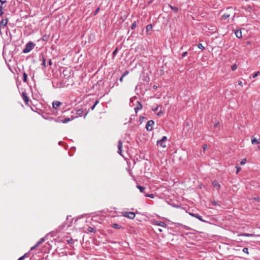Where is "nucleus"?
Returning a JSON list of instances; mask_svg holds the SVG:
<instances>
[{
	"label": "nucleus",
	"mask_w": 260,
	"mask_h": 260,
	"mask_svg": "<svg viewBox=\"0 0 260 260\" xmlns=\"http://www.w3.org/2000/svg\"><path fill=\"white\" fill-rule=\"evenodd\" d=\"M61 105L62 103L58 101H53L52 103L53 108L56 110Z\"/></svg>",
	"instance_id": "6"
},
{
	"label": "nucleus",
	"mask_w": 260,
	"mask_h": 260,
	"mask_svg": "<svg viewBox=\"0 0 260 260\" xmlns=\"http://www.w3.org/2000/svg\"><path fill=\"white\" fill-rule=\"evenodd\" d=\"M74 242V241H73V239L71 238L69 240H67V243L69 244H73Z\"/></svg>",
	"instance_id": "33"
},
{
	"label": "nucleus",
	"mask_w": 260,
	"mask_h": 260,
	"mask_svg": "<svg viewBox=\"0 0 260 260\" xmlns=\"http://www.w3.org/2000/svg\"><path fill=\"white\" fill-rule=\"evenodd\" d=\"M124 77L123 76H121V78H120L119 79V81L122 82L123 81V79Z\"/></svg>",
	"instance_id": "50"
},
{
	"label": "nucleus",
	"mask_w": 260,
	"mask_h": 260,
	"mask_svg": "<svg viewBox=\"0 0 260 260\" xmlns=\"http://www.w3.org/2000/svg\"><path fill=\"white\" fill-rule=\"evenodd\" d=\"M99 103V100H96L94 105H95L96 106V105L98 104Z\"/></svg>",
	"instance_id": "51"
},
{
	"label": "nucleus",
	"mask_w": 260,
	"mask_h": 260,
	"mask_svg": "<svg viewBox=\"0 0 260 260\" xmlns=\"http://www.w3.org/2000/svg\"><path fill=\"white\" fill-rule=\"evenodd\" d=\"M238 84L241 86H243V83L241 81H238Z\"/></svg>",
	"instance_id": "47"
},
{
	"label": "nucleus",
	"mask_w": 260,
	"mask_h": 260,
	"mask_svg": "<svg viewBox=\"0 0 260 260\" xmlns=\"http://www.w3.org/2000/svg\"><path fill=\"white\" fill-rule=\"evenodd\" d=\"M26 254H24L23 256L20 257L18 260H23L25 256H26Z\"/></svg>",
	"instance_id": "46"
},
{
	"label": "nucleus",
	"mask_w": 260,
	"mask_h": 260,
	"mask_svg": "<svg viewBox=\"0 0 260 260\" xmlns=\"http://www.w3.org/2000/svg\"><path fill=\"white\" fill-rule=\"evenodd\" d=\"M246 162V159L244 158L240 162L241 165H244Z\"/></svg>",
	"instance_id": "39"
},
{
	"label": "nucleus",
	"mask_w": 260,
	"mask_h": 260,
	"mask_svg": "<svg viewBox=\"0 0 260 260\" xmlns=\"http://www.w3.org/2000/svg\"><path fill=\"white\" fill-rule=\"evenodd\" d=\"M251 143L253 145L258 144L260 143V141H259L258 140H256L255 138H253V139H251Z\"/></svg>",
	"instance_id": "18"
},
{
	"label": "nucleus",
	"mask_w": 260,
	"mask_h": 260,
	"mask_svg": "<svg viewBox=\"0 0 260 260\" xmlns=\"http://www.w3.org/2000/svg\"><path fill=\"white\" fill-rule=\"evenodd\" d=\"M128 74V71H125L123 74H122V76L123 77H125V76H126L127 74Z\"/></svg>",
	"instance_id": "41"
},
{
	"label": "nucleus",
	"mask_w": 260,
	"mask_h": 260,
	"mask_svg": "<svg viewBox=\"0 0 260 260\" xmlns=\"http://www.w3.org/2000/svg\"><path fill=\"white\" fill-rule=\"evenodd\" d=\"M48 64L50 65V66H51L52 65V61H51V59H49V61H48Z\"/></svg>",
	"instance_id": "52"
},
{
	"label": "nucleus",
	"mask_w": 260,
	"mask_h": 260,
	"mask_svg": "<svg viewBox=\"0 0 260 260\" xmlns=\"http://www.w3.org/2000/svg\"><path fill=\"white\" fill-rule=\"evenodd\" d=\"M122 214L123 216L131 219H134L135 217V214L133 212H123Z\"/></svg>",
	"instance_id": "2"
},
{
	"label": "nucleus",
	"mask_w": 260,
	"mask_h": 260,
	"mask_svg": "<svg viewBox=\"0 0 260 260\" xmlns=\"http://www.w3.org/2000/svg\"><path fill=\"white\" fill-rule=\"evenodd\" d=\"M242 235L245 236V237H252V236H253V235L251 234L245 233V234H242Z\"/></svg>",
	"instance_id": "29"
},
{
	"label": "nucleus",
	"mask_w": 260,
	"mask_h": 260,
	"mask_svg": "<svg viewBox=\"0 0 260 260\" xmlns=\"http://www.w3.org/2000/svg\"><path fill=\"white\" fill-rule=\"evenodd\" d=\"M117 51H118V48H116L115 49V50L113 51V55L114 56H116V54H117Z\"/></svg>",
	"instance_id": "38"
},
{
	"label": "nucleus",
	"mask_w": 260,
	"mask_h": 260,
	"mask_svg": "<svg viewBox=\"0 0 260 260\" xmlns=\"http://www.w3.org/2000/svg\"><path fill=\"white\" fill-rule=\"evenodd\" d=\"M258 148L259 149H260V146H258Z\"/></svg>",
	"instance_id": "56"
},
{
	"label": "nucleus",
	"mask_w": 260,
	"mask_h": 260,
	"mask_svg": "<svg viewBox=\"0 0 260 260\" xmlns=\"http://www.w3.org/2000/svg\"><path fill=\"white\" fill-rule=\"evenodd\" d=\"M84 111L82 109H79L77 110L76 111V114L79 116H82Z\"/></svg>",
	"instance_id": "17"
},
{
	"label": "nucleus",
	"mask_w": 260,
	"mask_h": 260,
	"mask_svg": "<svg viewBox=\"0 0 260 260\" xmlns=\"http://www.w3.org/2000/svg\"><path fill=\"white\" fill-rule=\"evenodd\" d=\"M100 10V8H98L95 10V11H94L93 15H96L99 13V12Z\"/></svg>",
	"instance_id": "37"
},
{
	"label": "nucleus",
	"mask_w": 260,
	"mask_h": 260,
	"mask_svg": "<svg viewBox=\"0 0 260 260\" xmlns=\"http://www.w3.org/2000/svg\"><path fill=\"white\" fill-rule=\"evenodd\" d=\"M189 214L192 216V217H196L197 218V219H198L199 220H200V221H203V222H205V220H204L202 216H200L199 214H195V213H189Z\"/></svg>",
	"instance_id": "8"
},
{
	"label": "nucleus",
	"mask_w": 260,
	"mask_h": 260,
	"mask_svg": "<svg viewBox=\"0 0 260 260\" xmlns=\"http://www.w3.org/2000/svg\"><path fill=\"white\" fill-rule=\"evenodd\" d=\"M112 227L116 229H120L122 226L117 223H114L112 224Z\"/></svg>",
	"instance_id": "19"
},
{
	"label": "nucleus",
	"mask_w": 260,
	"mask_h": 260,
	"mask_svg": "<svg viewBox=\"0 0 260 260\" xmlns=\"http://www.w3.org/2000/svg\"><path fill=\"white\" fill-rule=\"evenodd\" d=\"M74 119V117H73L72 116H71V118H64V119H63L61 121V122L64 123H66L68 122L69 121L73 120Z\"/></svg>",
	"instance_id": "14"
},
{
	"label": "nucleus",
	"mask_w": 260,
	"mask_h": 260,
	"mask_svg": "<svg viewBox=\"0 0 260 260\" xmlns=\"http://www.w3.org/2000/svg\"><path fill=\"white\" fill-rule=\"evenodd\" d=\"M3 9L4 7L2 5H0V16H1L4 14Z\"/></svg>",
	"instance_id": "25"
},
{
	"label": "nucleus",
	"mask_w": 260,
	"mask_h": 260,
	"mask_svg": "<svg viewBox=\"0 0 260 260\" xmlns=\"http://www.w3.org/2000/svg\"><path fill=\"white\" fill-rule=\"evenodd\" d=\"M88 231L90 232H95V230L94 229V228L90 227V226L88 227Z\"/></svg>",
	"instance_id": "32"
},
{
	"label": "nucleus",
	"mask_w": 260,
	"mask_h": 260,
	"mask_svg": "<svg viewBox=\"0 0 260 260\" xmlns=\"http://www.w3.org/2000/svg\"><path fill=\"white\" fill-rule=\"evenodd\" d=\"M230 16V14H227V13H225V14L222 15V19L226 20V19L229 18Z\"/></svg>",
	"instance_id": "20"
},
{
	"label": "nucleus",
	"mask_w": 260,
	"mask_h": 260,
	"mask_svg": "<svg viewBox=\"0 0 260 260\" xmlns=\"http://www.w3.org/2000/svg\"><path fill=\"white\" fill-rule=\"evenodd\" d=\"M27 75L25 73H24L23 74V81L24 82H26L27 81Z\"/></svg>",
	"instance_id": "23"
},
{
	"label": "nucleus",
	"mask_w": 260,
	"mask_h": 260,
	"mask_svg": "<svg viewBox=\"0 0 260 260\" xmlns=\"http://www.w3.org/2000/svg\"><path fill=\"white\" fill-rule=\"evenodd\" d=\"M137 187L140 190V191L141 192L145 193V187L140 186L139 185H137Z\"/></svg>",
	"instance_id": "16"
},
{
	"label": "nucleus",
	"mask_w": 260,
	"mask_h": 260,
	"mask_svg": "<svg viewBox=\"0 0 260 260\" xmlns=\"http://www.w3.org/2000/svg\"><path fill=\"white\" fill-rule=\"evenodd\" d=\"M136 26H137V22H136V21H134L133 22V23L132 24V25H131V29H135L136 28Z\"/></svg>",
	"instance_id": "24"
},
{
	"label": "nucleus",
	"mask_w": 260,
	"mask_h": 260,
	"mask_svg": "<svg viewBox=\"0 0 260 260\" xmlns=\"http://www.w3.org/2000/svg\"><path fill=\"white\" fill-rule=\"evenodd\" d=\"M96 106L95 105H93L90 108L91 109V110H93L94 108H95V107Z\"/></svg>",
	"instance_id": "53"
},
{
	"label": "nucleus",
	"mask_w": 260,
	"mask_h": 260,
	"mask_svg": "<svg viewBox=\"0 0 260 260\" xmlns=\"http://www.w3.org/2000/svg\"><path fill=\"white\" fill-rule=\"evenodd\" d=\"M154 88H156V86H154Z\"/></svg>",
	"instance_id": "57"
},
{
	"label": "nucleus",
	"mask_w": 260,
	"mask_h": 260,
	"mask_svg": "<svg viewBox=\"0 0 260 260\" xmlns=\"http://www.w3.org/2000/svg\"><path fill=\"white\" fill-rule=\"evenodd\" d=\"M163 112L162 110H160L159 112L157 113V116H160L161 114H162Z\"/></svg>",
	"instance_id": "44"
},
{
	"label": "nucleus",
	"mask_w": 260,
	"mask_h": 260,
	"mask_svg": "<svg viewBox=\"0 0 260 260\" xmlns=\"http://www.w3.org/2000/svg\"><path fill=\"white\" fill-rule=\"evenodd\" d=\"M167 140V137L166 136H164L161 140L157 141V144H159L162 148H165L166 147L165 143Z\"/></svg>",
	"instance_id": "3"
},
{
	"label": "nucleus",
	"mask_w": 260,
	"mask_h": 260,
	"mask_svg": "<svg viewBox=\"0 0 260 260\" xmlns=\"http://www.w3.org/2000/svg\"><path fill=\"white\" fill-rule=\"evenodd\" d=\"M154 122L152 120H149L146 125V128L147 131H151L153 129V126Z\"/></svg>",
	"instance_id": "4"
},
{
	"label": "nucleus",
	"mask_w": 260,
	"mask_h": 260,
	"mask_svg": "<svg viewBox=\"0 0 260 260\" xmlns=\"http://www.w3.org/2000/svg\"><path fill=\"white\" fill-rule=\"evenodd\" d=\"M22 98L23 100H24L25 104L26 105H28L29 98L25 92H23L22 93Z\"/></svg>",
	"instance_id": "5"
},
{
	"label": "nucleus",
	"mask_w": 260,
	"mask_h": 260,
	"mask_svg": "<svg viewBox=\"0 0 260 260\" xmlns=\"http://www.w3.org/2000/svg\"><path fill=\"white\" fill-rule=\"evenodd\" d=\"M254 200H255V201H259V198H254Z\"/></svg>",
	"instance_id": "54"
},
{
	"label": "nucleus",
	"mask_w": 260,
	"mask_h": 260,
	"mask_svg": "<svg viewBox=\"0 0 260 260\" xmlns=\"http://www.w3.org/2000/svg\"><path fill=\"white\" fill-rule=\"evenodd\" d=\"M159 231L160 232H161V229H159Z\"/></svg>",
	"instance_id": "58"
},
{
	"label": "nucleus",
	"mask_w": 260,
	"mask_h": 260,
	"mask_svg": "<svg viewBox=\"0 0 260 260\" xmlns=\"http://www.w3.org/2000/svg\"><path fill=\"white\" fill-rule=\"evenodd\" d=\"M45 241V238H41L39 241H38L36 244L32 247L31 248V250H32L33 249H34L35 248H36V247H38L41 244H42L44 241Z\"/></svg>",
	"instance_id": "10"
},
{
	"label": "nucleus",
	"mask_w": 260,
	"mask_h": 260,
	"mask_svg": "<svg viewBox=\"0 0 260 260\" xmlns=\"http://www.w3.org/2000/svg\"><path fill=\"white\" fill-rule=\"evenodd\" d=\"M41 64L44 67H46V60H45V59L44 58V57H43V62Z\"/></svg>",
	"instance_id": "31"
},
{
	"label": "nucleus",
	"mask_w": 260,
	"mask_h": 260,
	"mask_svg": "<svg viewBox=\"0 0 260 260\" xmlns=\"http://www.w3.org/2000/svg\"><path fill=\"white\" fill-rule=\"evenodd\" d=\"M235 33L237 38H242V31L241 30H239V29L235 31Z\"/></svg>",
	"instance_id": "15"
},
{
	"label": "nucleus",
	"mask_w": 260,
	"mask_h": 260,
	"mask_svg": "<svg viewBox=\"0 0 260 260\" xmlns=\"http://www.w3.org/2000/svg\"><path fill=\"white\" fill-rule=\"evenodd\" d=\"M237 69V66L236 64H234L233 66H232L231 67V69L232 71H235L236 69Z\"/></svg>",
	"instance_id": "26"
},
{
	"label": "nucleus",
	"mask_w": 260,
	"mask_h": 260,
	"mask_svg": "<svg viewBox=\"0 0 260 260\" xmlns=\"http://www.w3.org/2000/svg\"><path fill=\"white\" fill-rule=\"evenodd\" d=\"M243 251L244 252V253H246L247 254H248L249 252H248V249L246 247H245L243 249Z\"/></svg>",
	"instance_id": "35"
},
{
	"label": "nucleus",
	"mask_w": 260,
	"mask_h": 260,
	"mask_svg": "<svg viewBox=\"0 0 260 260\" xmlns=\"http://www.w3.org/2000/svg\"><path fill=\"white\" fill-rule=\"evenodd\" d=\"M207 145L206 144H204L203 146V149L204 151H205L206 149H207Z\"/></svg>",
	"instance_id": "43"
},
{
	"label": "nucleus",
	"mask_w": 260,
	"mask_h": 260,
	"mask_svg": "<svg viewBox=\"0 0 260 260\" xmlns=\"http://www.w3.org/2000/svg\"><path fill=\"white\" fill-rule=\"evenodd\" d=\"M8 22V18H5V19H2L1 21H0V28H2V27H5L7 23Z\"/></svg>",
	"instance_id": "7"
},
{
	"label": "nucleus",
	"mask_w": 260,
	"mask_h": 260,
	"mask_svg": "<svg viewBox=\"0 0 260 260\" xmlns=\"http://www.w3.org/2000/svg\"><path fill=\"white\" fill-rule=\"evenodd\" d=\"M152 29V26L151 24L147 25L146 26V31L148 32L149 31L151 30Z\"/></svg>",
	"instance_id": "22"
},
{
	"label": "nucleus",
	"mask_w": 260,
	"mask_h": 260,
	"mask_svg": "<svg viewBox=\"0 0 260 260\" xmlns=\"http://www.w3.org/2000/svg\"><path fill=\"white\" fill-rule=\"evenodd\" d=\"M187 54V51H185V52H184L182 54V57H184L185 56H186Z\"/></svg>",
	"instance_id": "42"
},
{
	"label": "nucleus",
	"mask_w": 260,
	"mask_h": 260,
	"mask_svg": "<svg viewBox=\"0 0 260 260\" xmlns=\"http://www.w3.org/2000/svg\"><path fill=\"white\" fill-rule=\"evenodd\" d=\"M155 224L164 228L167 226L166 223L161 221H156Z\"/></svg>",
	"instance_id": "13"
},
{
	"label": "nucleus",
	"mask_w": 260,
	"mask_h": 260,
	"mask_svg": "<svg viewBox=\"0 0 260 260\" xmlns=\"http://www.w3.org/2000/svg\"><path fill=\"white\" fill-rule=\"evenodd\" d=\"M6 3V0H0V5L3 6V5Z\"/></svg>",
	"instance_id": "36"
},
{
	"label": "nucleus",
	"mask_w": 260,
	"mask_h": 260,
	"mask_svg": "<svg viewBox=\"0 0 260 260\" xmlns=\"http://www.w3.org/2000/svg\"><path fill=\"white\" fill-rule=\"evenodd\" d=\"M198 47L202 50H204L205 49L204 47L201 43H199L198 44Z\"/></svg>",
	"instance_id": "28"
},
{
	"label": "nucleus",
	"mask_w": 260,
	"mask_h": 260,
	"mask_svg": "<svg viewBox=\"0 0 260 260\" xmlns=\"http://www.w3.org/2000/svg\"><path fill=\"white\" fill-rule=\"evenodd\" d=\"M62 120H61L59 118L55 119V121L57 122H61Z\"/></svg>",
	"instance_id": "45"
},
{
	"label": "nucleus",
	"mask_w": 260,
	"mask_h": 260,
	"mask_svg": "<svg viewBox=\"0 0 260 260\" xmlns=\"http://www.w3.org/2000/svg\"><path fill=\"white\" fill-rule=\"evenodd\" d=\"M259 75H260V72L259 71H257V72H255L254 74H253L252 77L253 78H255L256 77H257Z\"/></svg>",
	"instance_id": "27"
},
{
	"label": "nucleus",
	"mask_w": 260,
	"mask_h": 260,
	"mask_svg": "<svg viewBox=\"0 0 260 260\" xmlns=\"http://www.w3.org/2000/svg\"><path fill=\"white\" fill-rule=\"evenodd\" d=\"M169 7H170V8L173 10L174 11L175 13H177L178 11V8L176 7H173V6H172L171 5H169Z\"/></svg>",
	"instance_id": "21"
},
{
	"label": "nucleus",
	"mask_w": 260,
	"mask_h": 260,
	"mask_svg": "<svg viewBox=\"0 0 260 260\" xmlns=\"http://www.w3.org/2000/svg\"><path fill=\"white\" fill-rule=\"evenodd\" d=\"M137 106L134 109L136 113H137L138 110H140V109H141L142 108V104L139 101H137Z\"/></svg>",
	"instance_id": "12"
},
{
	"label": "nucleus",
	"mask_w": 260,
	"mask_h": 260,
	"mask_svg": "<svg viewBox=\"0 0 260 260\" xmlns=\"http://www.w3.org/2000/svg\"><path fill=\"white\" fill-rule=\"evenodd\" d=\"M158 108V106H157L155 108L153 109V111H154V112L156 111L157 110Z\"/></svg>",
	"instance_id": "49"
},
{
	"label": "nucleus",
	"mask_w": 260,
	"mask_h": 260,
	"mask_svg": "<svg viewBox=\"0 0 260 260\" xmlns=\"http://www.w3.org/2000/svg\"><path fill=\"white\" fill-rule=\"evenodd\" d=\"M212 204L213 206H217V205L220 206L219 204H218V202H216V201L212 202Z\"/></svg>",
	"instance_id": "34"
},
{
	"label": "nucleus",
	"mask_w": 260,
	"mask_h": 260,
	"mask_svg": "<svg viewBox=\"0 0 260 260\" xmlns=\"http://www.w3.org/2000/svg\"><path fill=\"white\" fill-rule=\"evenodd\" d=\"M122 142L119 140L118 143V153L122 155Z\"/></svg>",
	"instance_id": "9"
},
{
	"label": "nucleus",
	"mask_w": 260,
	"mask_h": 260,
	"mask_svg": "<svg viewBox=\"0 0 260 260\" xmlns=\"http://www.w3.org/2000/svg\"><path fill=\"white\" fill-rule=\"evenodd\" d=\"M219 124V122L215 123L214 127H217L218 126Z\"/></svg>",
	"instance_id": "48"
},
{
	"label": "nucleus",
	"mask_w": 260,
	"mask_h": 260,
	"mask_svg": "<svg viewBox=\"0 0 260 260\" xmlns=\"http://www.w3.org/2000/svg\"><path fill=\"white\" fill-rule=\"evenodd\" d=\"M145 196V197H149V198H154V195L153 194H146Z\"/></svg>",
	"instance_id": "30"
},
{
	"label": "nucleus",
	"mask_w": 260,
	"mask_h": 260,
	"mask_svg": "<svg viewBox=\"0 0 260 260\" xmlns=\"http://www.w3.org/2000/svg\"><path fill=\"white\" fill-rule=\"evenodd\" d=\"M212 185H213V187L217 190L220 189V185L217 181L215 180V181H213Z\"/></svg>",
	"instance_id": "11"
},
{
	"label": "nucleus",
	"mask_w": 260,
	"mask_h": 260,
	"mask_svg": "<svg viewBox=\"0 0 260 260\" xmlns=\"http://www.w3.org/2000/svg\"><path fill=\"white\" fill-rule=\"evenodd\" d=\"M87 113H86L85 114V115H84V117H85V116L87 115Z\"/></svg>",
	"instance_id": "55"
},
{
	"label": "nucleus",
	"mask_w": 260,
	"mask_h": 260,
	"mask_svg": "<svg viewBox=\"0 0 260 260\" xmlns=\"http://www.w3.org/2000/svg\"><path fill=\"white\" fill-rule=\"evenodd\" d=\"M236 168H237V172L236 173L238 174V172L241 170V168L239 166H236Z\"/></svg>",
	"instance_id": "40"
},
{
	"label": "nucleus",
	"mask_w": 260,
	"mask_h": 260,
	"mask_svg": "<svg viewBox=\"0 0 260 260\" xmlns=\"http://www.w3.org/2000/svg\"><path fill=\"white\" fill-rule=\"evenodd\" d=\"M35 46V44L31 42L27 43L23 50L22 52L24 53L30 52Z\"/></svg>",
	"instance_id": "1"
}]
</instances>
